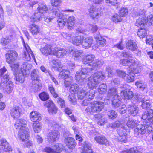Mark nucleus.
<instances>
[{
	"label": "nucleus",
	"mask_w": 153,
	"mask_h": 153,
	"mask_svg": "<svg viewBox=\"0 0 153 153\" xmlns=\"http://www.w3.org/2000/svg\"><path fill=\"white\" fill-rule=\"evenodd\" d=\"M141 102V106L143 109H146L150 108L151 104L149 100L145 99H142Z\"/></svg>",
	"instance_id": "nucleus-51"
},
{
	"label": "nucleus",
	"mask_w": 153,
	"mask_h": 153,
	"mask_svg": "<svg viewBox=\"0 0 153 153\" xmlns=\"http://www.w3.org/2000/svg\"><path fill=\"white\" fill-rule=\"evenodd\" d=\"M0 152H4L12 150L11 147L9 146V143L5 139L0 140Z\"/></svg>",
	"instance_id": "nucleus-16"
},
{
	"label": "nucleus",
	"mask_w": 153,
	"mask_h": 153,
	"mask_svg": "<svg viewBox=\"0 0 153 153\" xmlns=\"http://www.w3.org/2000/svg\"><path fill=\"white\" fill-rule=\"evenodd\" d=\"M72 53V56L74 57L75 60L79 59L82 55V51L81 50H73L71 49L70 50V53Z\"/></svg>",
	"instance_id": "nucleus-36"
},
{
	"label": "nucleus",
	"mask_w": 153,
	"mask_h": 153,
	"mask_svg": "<svg viewBox=\"0 0 153 153\" xmlns=\"http://www.w3.org/2000/svg\"><path fill=\"white\" fill-rule=\"evenodd\" d=\"M128 11L127 8L123 7L119 11V14L121 16L124 17L128 14Z\"/></svg>",
	"instance_id": "nucleus-55"
},
{
	"label": "nucleus",
	"mask_w": 153,
	"mask_h": 153,
	"mask_svg": "<svg viewBox=\"0 0 153 153\" xmlns=\"http://www.w3.org/2000/svg\"><path fill=\"white\" fill-rule=\"evenodd\" d=\"M31 79L34 82L39 81V74L37 70L34 69L31 72Z\"/></svg>",
	"instance_id": "nucleus-41"
},
{
	"label": "nucleus",
	"mask_w": 153,
	"mask_h": 153,
	"mask_svg": "<svg viewBox=\"0 0 153 153\" xmlns=\"http://www.w3.org/2000/svg\"><path fill=\"white\" fill-rule=\"evenodd\" d=\"M10 113L13 118H18L22 114V110L21 108L18 106H16L10 110Z\"/></svg>",
	"instance_id": "nucleus-23"
},
{
	"label": "nucleus",
	"mask_w": 153,
	"mask_h": 153,
	"mask_svg": "<svg viewBox=\"0 0 153 153\" xmlns=\"http://www.w3.org/2000/svg\"><path fill=\"white\" fill-rule=\"evenodd\" d=\"M40 80L39 81H36V83H35V82L33 81V84L32 86L33 89L34 90V91H37L40 90L41 89L42 85L40 83Z\"/></svg>",
	"instance_id": "nucleus-47"
},
{
	"label": "nucleus",
	"mask_w": 153,
	"mask_h": 153,
	"mask_svg": "<svg viewBox=\"0 0 153 153\" xmlns=\"http://www.w3.org/2000/svg\"><path fill=\"white\" fill-rule=\"evenodd\" d=\"M18 56L17 52L14 50H11L6 54V62L12 66L14 65L15 67H18L21 66L22 67H28L29 66L27 62H24L23 64L22 63H15V61Z\"/></svg>",
	"instance_id": "nucleus-4"
},
{
	"label": "nucleus",
	"mask_w": 153,
	"mask_h": 153,
	"mask_svg": "<svg viewBox=\"0 0 153 153\" xmlns=\"http://www.w3.org/2000/svg\"><path fill=\"white\" fill-rule=\"evenodd\" d=\"M69 73V72L68 71L62 69L59 74V78L61 79H65L69 76H68Z\"/></svg>",
	"instance_id": "nucleus-46"
},
{
	"label": "nucleus",
	"mask_w": 153,
	"mask_h": 153,
	"mask_svg": "<svg viewBox=\"0 0 153 153\" xmlns=\"http://www.w3.org/2000/svg\"><path fill=\"white\" fill-rule=\"evenodd\" d=\"M29 132L28 128L19 129L18 134V138L23 141L27 140L29 136Z\"/></svg>",
	"instance_id": "nucleus-18"
},
{
	"label": "nucleus",
	"mask_w": 153,
	"mask_h": 153,
	"mask_svg": "<svg viewBox=\"0 0 153 153\" xmlns=\"http://www.w3.org/2000/svg\"><path fill=\"white\" fill-rule=\"evenodd\" d=\"M30 117L31 120L34 122H39L42 119L41 114L35 111L31 112L30 114Z\"/></svg>",
	"instance_id": "nucleus-27"
},
{
	"label": "nucleus",
	"mask_w": 153,
	"mask_h": 153,
	"mask_svg": "<svg viewBox=\"0 0 153 153\" xmlns=\"http://www.w3.org/2000/svg\"><path fill=\"white\" fill-rule=\"evenodd\" d=\"M33 128L35 133H38L41 130V125L39 123H33Z\"/></svg>",
	"instance_id": "nucleus-58"
},
{
	"label": "nucleus",
	"mask_w": 153,
	"mask_h": 153,
	"mask_svg": "<svg viewBox=\"0 0 153 153\" xmlns=\"http://www.w3.org/2000/svg\"><path fill=\"white\" fill-rule=\"evenodd\" d=\"M117 93V90L115 88H112L108 90L107 94V98L104 99V103L105 104H109L110 103V98L116 94Z\"/></svg>",
	"instance_id": "nucleus-22"
},
{
	"label": "nucleus",
	"mask_w": 153,
	"mask_h": 153,
	"mask_svg": "<svg viewBox=\"0 0 153 153\" xmlns=\"http://www.w3.org/2000/svg\"><path fill=\"white\" fill-rule=\"evenodd\" d=\"M38 13H40L43 15V13L45 12L48 10V8L44 3H39L38 7Z\"/></svg>",
	"instance_id": "nucleus-42"
},
{
	"label": "nucleus",
	"mask_w": 153,
	"mask_h": 153,
	"mask_svg": "<svg viewBox=\"0 0 153 153\" xmlns=\"http://www.w3.org/2000/svg\"><path fill=\"white\" fill-rule=\"evenodd\" d=\"M127 108L129 113L133 116H136L138 112V107L133 103L127 105Z\"/></svg>",
	"instance_id": "nucleus-24"
},
{
	"label": "nucleus",
	"mask_w": 153,
	"mask_h": 153,
	"mask_svg": "<svg viewBox=\"0 0 153 153\" xmlns=\"http://www.w3.org/2000/svg\"><path fill=\"white\" fill-rule=\"evenodd\" d=\"M94 58V55H86L84 57L82 62L84 64L87 65V66H92L93 63L92 62Z\"/></svg>",
	"instance_id": "nucleus-26"
},
{
	"label": "nucleus",
	"mask_w": 153,
	"mask_h": 153,
	"mask_svg": "<svg viewBox=\"0 0 153 153\" xmlns=\"http://www.w3.org/2000/svg\"><path fill=\"white\" fill-rule=\"evenodd\" d=\"M107 88L106 85L104 83H102L99 86L98 91L100 94H104L106 92Z\"/></svg>",
	"instance_id": "nucleus-48"
},
{
	"label": "nucleus",
	"mask_w": 153,
	"mask_h": 153,
	"mask_svg": "<svg viewBox=\"0 0 153 153\" xmlns=\"http://www.w3.org/2000/svg\"><path fill=\"white\" fill-rule=\"evenodd\" d=\"M139 152L137 147L131 148L128 150H126L124 153H138Z\"/></svg>",
	"instance_id": "nucleus-62"
},
{
	"label": "nucleus",
	"mask_w": 153,
	"mask_h": 153,
	"mask_svg": "<svg viewBox=\"0 0 153 153\" xmlns=\"http://www.w3.org/2000/svg\"><path fill=\"white\" fill-rule=\"evenodd\" d=\"M67 52L65 49L56 47L54 48L53 55L57 58H62L66 55Z\"/></svg>",
	"instance_id": "nucleus-20"
},
{
	"label": "nucleus",
	"mask_w": 153,
	"mask_h": 153,
	"mask_svg": "<svg viewBox=\"0 0 153 153\" xmlns=\"http://www.w3.org/2000/svg\"><path fill=\"white\" fill-rule=\"evenodd\" d=\"M95 38L96 40L97 44L101 46H103L106 44V40L100 36H95Z\"/></svg>",
	"instance_id": "nucleus-39"
},
{
	"label": "nucleus",
	"mask_w": 153,
	"mask_h": 153,
	"mask_svg": "<svg viewBox=\"0 0 153 153\" xmlns=\"http://www.w3.org/2000/svg\"><path fill=\"white\" fill-rule=\"evenodd\" d=\"M73 78L72 76H69L65 79L64 84L66 87L70 86V85L73 82Z\"/></svg>",
	"instance_id": "nucleus-53"
},
{
	"label": "nucleus",
	"mask_w": 153,
	"mask_h": 153,
	"mask_svg": "<svg viewBox=\"0 0 153 153\" xmlns=\"http://www.w3.org/2000/svg\"><path fill=\"white\" fill-rule=\"evenodd\" d=\"M54 147L53 149L50 147H46L44 151L48 153H59L62 149L63 146L61 144L57 143L54 146Z\"/></svg>",
	"instance_id": "nucleus-17"
},
{
	"label": "nucleus",
	"mask_w": 153,
	"mask_h": 153,
	"mask_svg": "<svg viewBox=\"0 0 153 153\" xmlns=\"http://www.w3.org/2000/svg\"><path fill=\"white\" fill-rule=\"evenodd\" d=\"M101 10L100 8H97L92 6L89 10V14L94 19H97L102 15Z\"/></svg>",
	"instance_id": "nucleus-14"
},
{
	"label": "nucleus",
	"mask_w": 153,
	"mask_h": 153,
	"mask_svg": "<svg viewBox=\"0 0 153 153\" xmlns=\"http://www.w3.org/2000/svg\"><path fill=\"white\" fill-rule=\"evenodd\" d=\"M77 97L79 100H82L85 98V90L82 88H80L78 90V91L77 93Z\"/></svg>",
	"instance_id": "nucleus-49"
},
{
	"label": "nucleus",
	"mask_w": 153,
	"mask_h": 153,
	"mask_svg": "<svg viewBox=\"0 0 153 153\" xmlns=\"http://www.w3.org/2000/svg\"><path fill=\"white\" fill-rule=\"evenodd\" d=\"M24 46V55L26 60L30 61L32 58L35 61V58L33 52L27 43H26L22 37H21Z\"/></svg>",
	"instance_id": "nucleus-11"
},
{
	"label": "nucleus",
	"mask_w": 153,
	"mask_h": 153,
	"mask_svg": "<svg viewBox=\"0 0 153 153\" xmlns=\"http://www.w3.org/2000/svg\"><path fill=\"white\" fill-rule=\"evenodd\" d=\"M142 118L150 123L151 126L153 124V110L150 109L144 113L142 116Z\"/></svg>",
	"instance_id": "nucleus-15"
},
{
	"label": "nucleus",
	"mask_w": 153,
	"mask_h": 153,
	"mask_svg": "<svg viewBox=\"0 0 153 153\" xmlns=\"http://www.w3.org/2000/svg\"><path fill=\"white\" fill-rule=\"evenodd\" d=\"M93 69L89 68H82L80 71H78L75 75V79L77 82L80 84H82L85 82L86 79V75H89V73Z\"/></svg>",
	"instance_id": "nucleus-8"
},
{
	"label": "nucleus",
	"mask_w": 153,
	"mask_h": 153,
	"mask_svg": "<svg viewBox=\"0 0 153 153\" xmlns=\"http://www.w3.org/2000/svg\"><path fill=\"white\" fill-rule=\"evenodd\" d=\"M83 146V151L82 153H92L91 144L85 142L84 143Z\"/></svg>",
	"instance_id": "nucleus-37"
},
{
	"label": "nucleus",
	"mask_w": 153,
	"mask_h": 153,
	"mask_svg": "<svg viewBox=\"0 0 153 153\" xmlns=\"http://www.w3.org/2000/svg\"><path fill=\"white\" fill-rule=\"evenodd\" d=\"M7 80L5 83H4V87H3V91L6 94H9L11 93L13 89V84L11 81L7 82Z\"/></svg>",
	"instance_id": "nucleus-25"
},
{
	"label": "nucleus",
	"mask_w": 153,
	"mask_h": 153,
	"mask_svg": "<svg viewBox=\"0 0 153 153\" xmlns=\"http://www.w3.org/2000/svg\"><path fill=\"white\" fill-rule=\"evenodd\" d=\"M120 63L125 66H129V65H134V64L135 63V61L134 60L129 59H122L120 61Z\"/></svg>",
	"instance_id": "nucleus-38"
},
{
	"label": "nucleus",
	"mask_w": 153,
	"mask_h": 153,
	"mask_svg": "<svg viewBox=\"0 0 153 153\" xmlns=\"http://www.w3.org/2000/svg\"><path fill=\"white\" fill-rule=\"evenodd\" d=\"M135 25L140 28L145 27L147 25L146 21L144 17H140L137 19L135 23Z\"/></svg>",
	"instance_id": "nucleus-31"
},
{
	"label": "nucleus",
	"mask_w": 153,
	"mask_h": 153,
	"mask_svg": "<svg viewBox=\"0 0 153 153\" xmlns=\"http://www.w3.org/2000/svg\"><path fill=\"white\" fill-rule=\"evenodd\" d=\"M121 98L118 94L115 95L112 100V106L116 108H118L121 104Z\"/></svg>",
	"instance_id": "nucleus-30"
},
{
	"label": "nucleus",
	"mask_w": 153,
	"mask_h": 153,
	"mask_svg": "<svg viewBox=\"0 0 153 153\" xmlns=\"http://www.w3.org/2000/svg\"><path fill=\"white\" fill-rule=\"evenodd\" d=\"M81 88H79L78 85L77 84L72 85L70 88L71 91L74 93H77L78 91V90Z\"/></svg>",
	"instance_id": "nucleus-59"
},
{
	"label": "nucleus",
	"mask_w": 153,
	"mask_h": 153,
	"mask_svg": "<svg viewBox=\"0 0 153 153\" xmlns=\"http://www.w3.org/2000/svg\"><path fill=\"white\" fill-rule=\"evenodd\" d=\"M105 76L103 72L98 71L91 75L88 79L87 85L91 88L96 87L100 82L105 78Z\"/></svg>",
	"instance_id": "nucleus-3"
},
{
	"label": "nucleus",
	"mask_w": 153,
	"mask_h": 153,
	"mask_svg": "<svg viewBox=\"0 0 153 153\" xmlns=\"http://www.w3.org/2000/svg\"><path fill=\"white\" fill-rule=\"evenodd\" d=\"M122 18L120 16L117 14H115L111 17V20L115 23L118 22H121L122 20Z\"/></svg>",
	"instance_id": "nucleus-56"
},
{
	"label": "nucleus",
	"mask_w": 153,
	"mask_h": 153,
	"mask_svg": "<svg viewBox=\"0 0 153 153\" xmlns=\"http://www.w3.org/2000/svg\"><path fill=\"white\" fill-rule=\"evenodd\" d=\"M137 124V122L133 120H129L126 123V126L129 128H133ZM125 126V127H126V129H127L126 126Z\"/></svg>",
	"instance_id": "nucleus-52"
},
{
	"label": "nucleus",
	"mask_w": 153,
	"mask_h": 153,
	"mask_svg": "<svg viewBox=\"0 0 153 153\" xmlns=\"http://www.w3.org/2000/svg\"><path fill=\"white\" fill-rule=\"evenodd\" d=\"M9 80V75L7 74H6L4 76L3 78L1 79V82H0V88L3 86L4 83Z\"/></svg>",
	"instance_id": "nucleus-60"
},
{
	"label": "nucleus",
	"mask_w": 153,
	"mask_h": 153,
	"mask_svg": "<svg viewBox=\"0 0 153 153\" xmlns=\"http://www.w3.org/2000/svg\"><path fill=\"white\" fill-rule=\"evenodd\" d=\"M51 128V129L54 130L49 132L48 136V139L49 142H54L58 140L60 137V134L58 129L60 126L55 122H53L49 125Z\"/></svg>",
	"instance_id": "nucleus-7"
},
{
	"label": "nucleus",
	"mask_w": 153,
	"mask_h": 153,
	"mask_svg": "<svg viewBox=\"0 0 153 153\" xmlns=\"http://www.w3.org/2000/svg\"><path fill=\"white\" fill-rule=\"evenodd\" d=\"M127 85L125 84L123 86L121 87L120 95L123 96L125 99H131L133 97V94L130 90L127 88Z\"/></svg>",
	"instance_id": "nucleus-13"
},
{
	"label": "nucleus",
	"mask_w": 153,
	"mask_h": 153,
	"mask_svg": "<svg viewBox=\"0 0 153 153\" xmlns=\"http://www.w3.org/2000/svg\"><path fill=\"white\" fill-rule=\"evenodd\" d=\"M43 14L40 13H35L30 17V21L32 22H38L42 20Z\"/></svg>",
	"instance_id": "nucleus-35"
},
{
	"label": "nucleus",
	"mask_w": 153,
	"mask_h": 153,
	"mask_svg": "<svg viewBox=\"0 0 153 153\" xmlns=\"http://www.w3.org/2000/svg\"><path fill=\"white\" fill-rule=\"evenodd\" d=\"M39 97L40 99L43 101H46L49 99L48 94L44 92L40 93L39 95Z\"/></svg>",
	"instance_id": "nucleus-54"
},
{
	"label": "nucleus",
	"mask_w": 153,
	"mask_h": 153,
	"mask_svg": "<svg viewBox=\"0 0 153 153\" xmlns=\"http://www.w3.org/2000/svg\"><path fill=\"white\" fill-rule=\"evenodd\" d=\"M10 40L8 37L2 38L1 41V44L3 46L7 45L10 42Z\"/></svg>",
	"instance_id": "nucleus-61"
},
{
	"label": "nucleus",
	"mask_w": 153,
	"mask_h": 153,
	"mask_svg": "<svg viewBox=\"0 0 153 153\" xmlns=\"http://www.w3.org/2000/svg\"><path fill=\"white\" fill-rule=\"evenodd\" d=\"M92 42V38L91 37H87L83 39L82 45L85 48H88L91 46Z\"/></svg>",
	"instance_id": "nucleus-34"
},
{
	"label": "nucleus",
	"mask_w": 153,
	"mask_h": 153,
	"mask_svg": "<svg viewBox=\"0 0 153 153\" xmlns=\"http://www.w3.org/2000/svg\"><path fill=\"white\" fill-rule=\"evenodd\" d=\"M68 99L72 104L75 105L76 104V99L73 93L69 95Z\"/></svg>",
	"instance_id": "nucleus-57"
},
{
	"label": "nucleus",
	"mask_w": 153,
	"mask_h": 153,
	"mask_svg": "<svg viewBox=\"0 0 153 153\" xmlns=\"http://www.w3.org/2000/svg\"><path fill=\"white\" fill-rule=\"evenodd\" d=\"M126 47L131 51H135L137 48L136 43L132 40H130L126 43Z\"/></svg>",
	"instance_id": "nucleus-33"
},
{
	"label": "nucleus",
	"mask_w": 153,
	"mask_h": 153,
	"mask_svg": "<svg viewBox=\"0 0 153 153\" xmlns=\"http://www.w3.org/2000/svg\"><path fill=\"white\" fill-rule=\"evenodd\" d=\"M125 126L120 122L118 121L110 123L107 126L108 128H115L117 127V132L119 136L115 139L118 142L123 143L125 142L127 139L128 131L127 129H126V127Z\"/></svg>",
	"instance_id": "nucleus-1"
},
{
	"label": "nucleus",
	"mask_w": 153,
	"mask_h": 153,
	"mask_svg": "<svg viewBox=\"0 0 153 153\" xmlns=\"http://www.w3.org/2000/svg\"><path fill=\"white\" fill-rule=\"evenodd\" d=\"M29 28L30 31L33 35H36L40 32V28L39 27L34 24L31 25Z\"/></svg>",
	"instance_id": "nucleus-32"
},
{
	"label": "nucleus",
	"mask_w": 153,
	"mask_h": 153,
	"mask_svg": "<svg viewBox=\"0 0 153 153\" xmlns=\"http://www.w3.org/2000/svg\"><path fill=\"white\" fill-rule=\"evenodd\" d=\"M49 10L54 14V16H53V17L55 16L59 17L57 20V22L58 25L61 27H63L65 25L67 26V24L66 22L67 19L62 18V17L63 16V14L62 12H74V10L69 9L63 10H62L61 12H60L58 8H54L53 7L51 8H50Z\"/></svg>",
	"instance_id": "nucleus-5"
},
{
	"label": "nucleus",
	"mask_w": 153,
	"mask_h": 153,
	"mask_svg": "<svg viewBox=\"0 0 153 153\" xmlns=\"http://www.w3.org/2000/svg\"><path fill=\"white\" fill-rule=\"evenodd\" d=\"M64 141L68 147L71 149H74L76 146L75 141L74 138L70 137H66Z\"/></svg>",
	"instance_id": "nucleus-28"
},
{
	"label": "nucleus",
	"mask_w": 153,
	"mask_h": 153,
	"mask_svg": "<svg viewBox=\"0 0 153 153\" xmlns=\"http://www.w3.org/2000/svg\"><path fill=\"white\" fill-rule=\"evenodd\" d=\"M29 68H15L14 74L16 80L23 83L25 80V75H29L30 71Z\"/></svg>",
	"instance_id": "nucleus-6"
},
{
	"label": "nucleus",
	"mask_w": 153,
	"mask_h": 153,
	"mask_svg": "<svg viewBox=\"0 0 153 153\" xmlns=\"http://www.w3.org/2000/svg\"><path fill=\"white\" fill-rule=\"evenodd\" d=\"M85 98L90 100L92 99L94 97V92L93 89H90L89 91L85 90Z\"/></svg>",
	"instance_id": "nucleus-43"
},
{
	"label": "nucleus",
	"mask_w": 153,
	"mask_h": 153,
	"mask_svg": "<svg viewBox=\"0 0 153 153\" xmlns=\"http://www.w3.org/2000/svg\"><path fill=\"white\" fill-rule=\"evenodd\" d=\"M66 19L67 26L69 29H71L74 24L75 17L73 16H69L68 18Z\"/></svg>",
	"instance_id": "nucleus-40"
},
{
	"label": "nucleus",
	"mask_w": 153,
	"mask_h": 153,
	"mask_svg": "<svg viewBox=\"0 0 153 153\" xmlns=\"http://www.w3.org/2000/svg\"><path fill=\"white\" fill-rule=\"evenodd\" d=\"M57 102L58 104L62 108H64L65 107V101L62 98L59 97L57 99Z\"/></svg>",
	"instance_id": "nucleus-63"
},
{
	"label": "nucleus",
	"mask_w": 153,
	"mask_h": 153,
	"mask_svg": "<svg viewBox=\"0 0 153 153\" xmlns=\"http://www.w3.org/2000/svg\"><path fill=\"white\" fill-rule=\"evenodd\" d=\"M128 74L126 75L125 79L128 82L133 81L134 79L135 74L139 73L140 71V68H129Z\"/></svg>",
	"instance_id": "nucleus-12"
},
{
	"label": "nucleus",
	"mask_w": 153,
	"mask_h": 153,
	"mask_svg": "<svg viewBox=\"0 0 153 153\" xmlns=\"http://www.w3.org/2000/svg\"><path fill=\"white\" fill-rule=\"evenodd\" d=\"M54 48L50 45H47L44 47L41 48L40 51L43 55L48 56L53 55Z\"/></svg>",
	"instance_id": "nucleus-19"
},
{
	"label": "nucleus",
	"mask_w": 153,
	"mask_h": 153,
	"mask_svg": "<svg viewBox=\"0 0 153 153\" xmlns=\"http://www.w3.org/2000/svg\"><path fill=\"white\" fill-rule=\"evenodd\" d=\"M152 129L150 123L145 120L143 125L139 124L137 125L136 128L135 129L134 133L138 135L143 134L145 133L146 131H148L149 132L152 130Z\"/></svg>",
	"instance_id": "nucleus-10"
},
{
	"label": "nucleus",
	"mask_w": 153,
	"mask_h": 153,
	"mask_svg": "<svg viewBox=\"0 0 153 153\" xmlns=\"http://www.w3.org/2000/svg\"><path fill=\"white\" fill-rule=\"evenodd\" d=\"M94 139L97 142L101 145H107L109 144L106 138L103 135L97 136L94 137Z\"/></svg>",
	"instance_id": "nucleus-29"
},
{
	"label": "nucleus",
	"mask_w": 153,
	"mask_h": 153,
	"mask_svg": "<svg viewBox=\"0 0 153 153\" xmlns=\"http://www.w3.org/2000/svg\"><path fill=\"white\" fill-rule=\"evenodd\" d=\"M107 114L109 119H114L117 116V114L114 110H111L108 111Z\"/></svg>",
	"instance_id": "nucleus-50"
},
{
	"label": "nucleus",
	"mask_w": 153,
	"mask_h": 153,
	"mask_svg": "<svg viewBox=\"0 0 153 153\" xmlns=\"http://www.w3.org/2000/svg\"><path fill=\"white\" fill-rule=\"evenodd\" d=\"M146 21L147 25L148 26H150L153 24V16L150 15L149 16L147 19Z\"/></svg>",
	"instance_id": "nucleus-64"
},
{
	"label": "nucleus",
	"mask_w": 153,
	"mask_h": 153,
	"mask_svg": "<svg viewBox=\"0 0 153 153\" xmlns=\"http://www.w3.org/2000/svg\"><path fill=\"white\" fill-rule=\"evenodd\" d=\"M135 85L141 91L143 90L147 87L146 84L142 81H137L136 82Z\"/></svg>",
	"instance_id": "nucleus-44"
},
{
	"label": "nucleus",
	"mask_w": 153,
	"mask_h": 153,
	"mask_svg": "<svg viewBox=\"0 0 153 153\" xmlns=\"http://www.w3.org/2000/svg\"><path fill=\"white\" fill-rule=\"evenodd\" d=\"M137 34L140 38H144L147 34L146 30L145 27L140 28L138 29Z\"/></svg>",
	"instance_id": "nucleus-45"
},
{
	"label": "nucleus",
	"mask_w": 153,
	"mask_h": 153,
	"mask_svg": "<svg viewBox=\"0 0 153 153\" xmlns=\"http://www.w3.org/2000/svg\"><path fill=\"white\" fill-rule=\"evenodd\" d=\"M104 102L100 101H95L91 104V106L88 107L85 111L88 114H92L95 113L100 112L104 107Z\"/></svg>",
	"instance_id": "nucleus-9"
},
{
	"label": "nucleus",
	"mask_w": 153,
	"mask_h": 153,
	"mask_svg": "<svg viewBox=\"0 0 153 153\" xmlns=\"http://www.w3.org/2000/svg\"><path fill=\"white\" fill-rule=\"evenodd\" d=\"M76 32H73L67 34L65 32H62L61 35L69 42H72L73 44L76 45H79L82 44L84 37L81 36H76L78 32L83 33L85 31V29L81 28H78L76 29Z\"/></svg>",
	"instance_id": "nucleus-2"
},
{
	"label": "nucleus",
	"mask_w": 153,
	"mask_h": 153,
	"mask_svg": "<svg viewBox=\"0 0 153 153\" xmlns=\"http://www.w3.org/2000/svg\"><path fill=\"white\" fill-rule=\"evenodd\" d=\"M27 124L26 120L24 119H18L15 124V128L16 129H24L27 128L26 127Z\"/></svg>",
	"instance_id": "nucleus-21"
}]
</instances>
